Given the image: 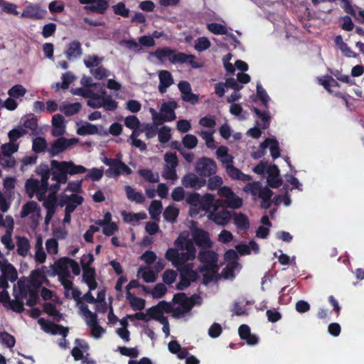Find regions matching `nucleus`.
<instances>
[{
  "label": "nucleus",
  "instance_id": "nucleus-18",
  "mask_svg": "<svg viewBox=\"0 0 364 364\" xmlns=\"http://www.w3.org/2000/svg\"><path fill=\"white\" fill-rule=\"evenodd\" d=\"M68 60H73L80 58L82 54L81 43L78 41L70 42L65 53Z\"/></svg>",
  "mask_w": 364,
  "mask_h": 364
},
{
  "label": "nucleus",
  "instance_id": "nucleus-5",
  "mask_svg": "<svg viewBox=\"0 0 364 364\" xmlns=\"http://www.w3.org/2000/svg\"><path fill=\"white\" fill-rule=\"evenodd\" d=\"M196 171L201 177H209L216 173V163L208 157H202L196 164Z\"/></svg>",
  "mask_w": 364,
  "mask_h": 364
},
{
  "label": "nucleus",
  "instance_id": "nucleus-39",
  "mask_svg": "<svg viewBox=\"0 0 364 364\" xmlns=\"http://www.w3.org/2000/svg\"><path fill=\"white\" fill-rule=\"evenodd\" d=\"M16 8L17 6L13 3H10L4 0H0V9L6 14L18 16V12L16 10Z\"/></svg>",
  "mask_w": 364,
  "mask_h": 364
},
{
  "label": "nucleus",
  "instance_id": "nucleus-22",
  "mask_svg": "<svg viewBox=\"0 0 364 364\" xmlns=\"http://www.w3.org/2000/svg\"><path fill=\"white\" fill-rule=\"evenodd\" d=\"M1 274L11 282H14L18 279V273L16 268L11 263H5L1 267Z\"/></svg>",
  "mask_w": 364,
  "mask_h": 364
},
{
  "label": "nucleus",
  "instance_id": "nucleus-1",
  "mask_svg": "<svg viewBox=\"0 0 364 364\" xmlns=\"http://www.w3.org/2000/svg\"><path fill=\"white\" fill-rule=\"evenodd\" d=\"M51 166L53 171V176L51 180L56 183L50 186V190L55 196L60 187V184H64L68 182V175L73 176L80 173H84L87 171V169L82 166L77 165L72 161H58L57 160H51Z\"/></svg>",
  "mask_w": 364,
  "mask_h": 364
},
{
  "label": "nucleus",
  "instance_id": "nucleus-48",
  "mask_svg": "<svg viewBox=\"0 0 364 364\" xmlns=\"http://www.w3.org/2000/svg\"><path fill=\"white\" fill-rule=\"evenodd\" d=\"M210 42L206 37H200L196 41L195 49L198 52H202L210 47Z\"/></svg>",
  "mask_w": 364,
  "mask_h": 364
},
{
  "label": "nucleus",
  "instance_id": "nucleus-58",
  "mask_svg": "<svg viewBox=\"0 0 364 364\" xmlns=\"http://www.w3.org/2000/svg\"><path fill=\"white\" fill-rule=\"evenodd\" d=\"M16 164V159L13 156H0V165L3 168H14Z\"/></svg>",
  "mask_w": 364,
  "mask_h": 364
},
{
  "label": "nucleus",
  "instance_id": "nucleus-49",
  "mask_svg": "<svg viewBox=\"0 0 364 364\" xmlns=\"http://www.w3.org/2000/svg\"><path fill=\"white\" fill-rule=\"evenodd\" d=\"M182 142L186 148L192 149L197 146L198 139L196 136L189 134L183 136Z\"/></svg>",
  "mask_w": 364,
  "mask_h": 364
},
{
  "label": "nucleus",
  "instance_id": "nucleus-46",
  "mask_svg": "<svg viewBox=\"0 0 364 364\" xmlns=\"http://www.w3.org/2000/svg\"><path fill=\"white\" fill-rule=\"evenodd\" d=\"M26 93V88L21 85H16L8 91L11 97L18 98L23 97Z\"/></svg>",
  "mask_w": 364,
  "mask_h": 364
},
{
  "label": "nucleus",
  "instance_id": "nucleus-7",
  "mask_svg": "<svg viewBox=\"0 0 364 364\" xmlns=\"http://www.w3.org/2000/svg\"><path fill=\"white\" fill-rule=\"evenodd\" d=\"M193 239L201 249H209L213 247V242L209 233L201 228H196L192 233Z\"/></svg>",
  "mask_w": 364,
  "mask_h": 364
},
{
  "label": "nucleus",
  "instance_id": "nucleus-26",
  "mask_svg": "<svg viewBox=\"0 0 364 364\" xmlns=\"http://www.w3.org/2000/svg\"><path fill=\"white\" fill-rule=\"evenodd\" d=\"M234 223L240 230H246L250 228V221L247 215L242 213H235Z\"/></svg>",
  "mask_w": 364,
  "mask_h": 364
},
{
  "label": "nucleus",
  "instance_id": "nucleus-64",
  "mask_svg": "<svg viewBox=\"0 0 364 364\" xmlns=\"http://www.w3.org/2000/svg\"><path fill=\"white\" fill-rule=\"evenodd\" d=\"M124 125L131 129H136L139 128L140 122L136 116L129 115L124 119Z\"/></svg>",
  "mask_w": 364,
  "mask_h": 364
},
{
  "label": "nucleus",
  "instance_id": "nucleus-2",
  "mask_svg": "<svg viewBox=\"0 0 364 364\" xmlns=\"http://www.w3.org/2000/svg\"><path fill=\"white\" fill-rule=\"evenodd\" d=\"M150 55H154L160 61L164 62L167 58L172 63H188L193 68H198L200 65L195 61V56L191 54L176 52L169 48L165 47L157 48L154 52L150 53Z\"/></svg>",
  "mask_w": 364,
  "mask_h": 364
},
{
  "label": "nucleus",
  "instance_id": "nucleus-45",
  "mask_svg": "<svg viewBox=\"0 0 364 364\" xmlns=\"http://www.w3.org/2000/svg\"><path fill=\"white\" fill-rule=\"evenodd\" d=\"M84 201V198L82 196L78 195V194H75V193H73L70 195V201L68 204V205L65 206V208L68 209V208H73L71 210V211H75L76 208L81 205Z\"/></svg>",
  "mask_w": 364,
  "mask_h": 364
},
{
  "label": "nucleus",
  "instance_id": "nucleus-21",
  "mask_svg": "<svg viewBox=\"0 0 364 364\" xmlns=\"http://www.w3.org/2000/svg\"><path fill=\"white\" fill-rule=\"evenodd\" d=\"M126 299L134 311H141L145 307V300L134 296L131 291L126 292Z\"/></svg>",
  "mask_w": 364,
  "mask_h": 364
},
{
  "label": "nucleus",
  "instance_id": "nucleus-27",
  "mask_svg": "<svg viewBox=\"0 0 364 364\" xmlns=\"http://www.w3.org/2000/svg\"><path fill=\"white\" fill-rule=\"evenodd\" d=\"M41 187L40 181L38 179L29 178L25 184L26 191L30 198H32L35 193Z\"/></svg>",
  "mask_w": 364,
  "mask_h": 364
},
{
  "label": "nucleus",
  "instance_id": "nucleus-37",
  "mask_svg": "<svg viewBox=\"0 0 364 364\" xmlns=\"http://www.w3.org/2000/svg\"><path fill=\"white\" fill-rule=\"evenodd\" d=\"M179 214V210L172 205H168L164 211V218L166 220L173 222L176 220Z\"/></svg>",
  "mask_w": 364,
  "mask_h": 364
},
{
  "label": "nucleus",
  "instance_id": "nucleus-29",
  "mask_svg": "<svg viewBox=\"0 0 364 364\" xmlns=\"http://www.w3.org/2000/svg\"><path fill=\"white\" fill-rule=\"evenodd\" d=\"M81 107L82 106L80 102H75L65 105L60 107V109L65 116L70 117L78 113L81 109Z\"/></svg>",
  "mask_w": 364,
  "mask_h": 364
},
{
  "label": "nucleus",
  "instance_id": "nucleus-57",
  "mask_svg": "<svg viewBox=\"0 0 364 364\" xmlns=\"http://www.w3.org/2000/svg\"><path fill=\"white\" fill-rule=\"evenodd\" d=\"M167 289L166 286L162 283H158L154 287L151 294L154 299L162 298L166 293Z\"/></svg>",
  "mask_w": 364,
  "mask_h": 364
},
{
  "label": "nucleus",
  "instance_id": "nucleus-35",
  "mask_svg": "<svg viewBox=\"0 0 364 364\" xmlns=\"http://www.w3.org/2000/svg\"><path fill=\"white\" fill-rule=\"evenodd\" d=\"M252 111L257 114V116L262 121L263 124L262 128L265 129L269 126L271 117L268 111L262 112L257 107H253Z\"/></svg>",
  "mask_w": 364,
  "mask_h": 364
},
{
  "label": "nucleus",
  "instance_id": "nucleus-23",
  "mask_svg": "<svg viewBox=\"0 0 364 364\" xmlns=\"http://www.w3.org/2000/svg\"><path fill=\"white\" fill-rule=\"evenodd\" d=\"M127 198L130 201H134L136 203H142L145 200V197L141 192H136L130 186H126L124 187Z\"/></svg>",
  "mask_w": 364,
  "mask_h": 364
},
{
  "label": "nucleus",
  "instance_id": "nucleus-60",
  "mask_svg": "<svg viewBox=\"0 0 364 364\" xmlns=\"http://www.w3.org/2000/svg\"><path fill=\"white\" fill-rule=\"evenodd\" d=\"M90 73L97 80H102L109 76V71L102 66L97 67L96 69H91Z\"/></svg>",
  "mask_w": 364,
  "mask_h": 364
},
{
  "label": "nucleus",
  "instance_id": "nucleus-28",
  "mask_svg": "<svg viewBox=\"0 0 364 364\" xmlns=\"http://www.w3.org/2000/svg\"><path fill=\"white\" fill-rule=\"evenodd\" d=\"M138 173L149 183H158L159 181V174L157 173H154L151 169L141 168L138 171Z\"/></svg>",
  "mask_w": 364,
  "mask_h": 364
},
{
  "label": "nucleus",
  "instance_id": "nucleus-15",
  "mask_svg": "<svg viewBox=\"0 0 364 364\" xmlns=\"http://www.w3.org/2000/svg\"><path fill=\"white\" fill-rule=\"evenodd\" d=\"M159 91L161 94H164L167 89L173 84V78L171 73L168 70H161L159 73Z\"/></svg>",
  "mask_w": 364,
  "mask_h": 364
},
{
  "label": "nucleus",
  "instance_id": "nucleus-43",
  "mask_svg": "<svg viewBox=\"0 0 364 364\" xmlns=\"http://www.w3.org/2000/svg\"><path fill=\"white\" fill-rule=\"evenodd\" d=\"M213 132L201 131L199 135L205 141L206 146L210 149H215L216 147V142L213 136Z\"/></svg>",
  "mask_w": 364,
  "mask_h": 364
},
{
  "label": "nucleus",
  "instance_id": "nucleus-25",
  "mask_svg": "<svg viewBox=\"0 0 364 364\" xmlns=\"http://www.w3.org/2000/svg\"><path fill=\"white\" fill-rule=\"evenodd\" d=\"M18 292L14 294V296H17L20 298V299L24 300L28 296V292L31 290L33 287L31 285L30 282L28 283L25 281H22L20 279L18 283Z\"/></svg>",
  "mask_w": 364,
  "mask_h": 364
},
{
  "label": "nucleus",
  "instance_id": "nucleus-17",
  "mask_svg": "<svg viewBox=\"0 0 364 364\" xmlns=\"http://www.w3.org/2000/svg\"><path fill=\"white\" fill-rule=\"evenodd\" d=\"M82 281L88 286L90 291L97 288L96 282V272L95 268L82 269Z\"/></svg>",
  "mask_w": 364,
  "mask_h": 364
},
{
  "label": "nucleus",
  "instance_id": "nucleus-61",
  "mask_svg": "<svg viewBox=\"0 0 364 364\" xmlns=\"http://www.w3.org/2000/svg\"><path fill=\"white\" fill-rule=\"evenodd\" d=\"M119 353L122 355L135 358L139 355V350L136 348H127L125 346H119L118 348Z\"/></svg>",
  "mask_w": 364,
  "mask_h": 364
},
{
  "label": "nucleus",
  "instance_id": "nucleus-50",
  "mask_svg": "<svg viewBox=\"0 0 364 364\" xmlns=\"http://www.w3.org/2000/svg\"><path fill=\"white\" fill-rule=\"evenodd\" d=\"M37 203L31 200L24 204L21 209V215L22 217L28 216V215L34 213L37 208Z\"/></svg>",
  "mask_w": 364,
  "mask_h": 364
},
{
  "label": "nucleus",
  "instance_id": "nucleus-53",
  "mask_svg": "<svg viewBox=\"0 0 364 364\" xmlns=\"http://www.w3.org/2000/svg\"><path fill=\"white\" fill-rule=\"evenodd\" d=\"M158 135L159 141L161 143H167L171 137V129L168 127L164 126L159 130Z\"/></svg>",
  "mask_w": 364,
  "mask_h": 364
},
{
  "label": "nucleus",
  "instance_id": "nucleus-51",
  "mask_svg": "<svg viewBox=\"0 0 364 364\" xmlns=\"http://www.w3.org/2000/svg\"><path fill=\"white\" fill-rule=\"evenodd\" d=\"M103 59V58H100L95 55H90L87 57V59L84 60V64L88 68L97 67L102 62Z\"/></svg>",
  "mask_w": 364,
  "mask_h": 364
},
{
  "label": "nucleus",
  "instance_id": "nucleus-36",
  "mask_svg": "<svg viewBox=\"0 0 364 364\" xmlns=\"http://www.w3.org/2000/svg\"><path fill=\"white\" fill-rule=\"evenodd\" d=\"M28 133V131L23 128L22 127H18V128H14L9 131L8 134V136L9 139V141L12 143H15L19 138L26 135Z\"/></svg>",
  "mask_w": 364,
  "mask_h": 364
},
{
  "label": "nucleus",
  "instance_id": "nucleus-4",
  "mask_svg": "<svg viewBox=\"0 0 364 364\" xmlns=\"http://www.w3.org/2000/svg\"><path fill=\"white\" fill-rule=\"evenodd\" d=\"M55 272L57 274H64L65 277H70L68 268L70 267L75 275H79L80 268L78 263L69 257H62L55 262Z\"/></svg>",
  "mask_w": 364,
  "mask_h": 364
},
{
  "label": "nucleus",
  "instance_id": "nucleus-38",
  "mask_svg": "<svg viewBox=\"0 0 364 364\" xmlns=\"http://www.w3.org/2000/svg\"><path fill=\"white\" fill-rule=\"evenodd\" d=\"M223 203H225L228 208L237 209L242 205V199L233 193L232 196H230L227 200H223Z\"/></svg>",
  "mask_w": 364,
  "mask_h": 364
},
{
  "label": "nucleus",
  "instance_id": "nucleus-6",
  "mask_svg": "<svg viewBox=\"0 0 364 364\" xmlns=\"http://www.w3.org/2000/svg\"><path fill=\"white\" fill-rule=\"evenodd\" d=\"M75 142L74 139H66L63 136L59 137L53 141L48 149V153L50 156L53 157L58 156L59 154L65 151L69 146Z\"/></svg>",
  "mask_w": 364,
  "mask_h": 364
},
{
  "label": "nucleus",
  "instance_id": "nucleus-24",
  "mask_svg": "<svg viewBox=\"0 0 364 364\" xmlns=\"http://www.w3.org/2000/svg\"><path fill=\"white\" fill-rule=\"evenodd\" d=\"M17 253L22 257H26L30 250L29 240L26 237H17Z\"/></svg>",
  "mask_w": 364,
  "mask_h": 364
},
{
  "label": "nucleus",
  "instance_id": "nucleus-12",
  "mask_svg": "<svg viewBox=\"0 0 364 364\" xmlns=\"http://www.w3.org/2000/svg\"><path fill=\"white\" fill-rule=\"evenodd\" d=\"M46 269V267L43 266L41 269H34L31 272L29 282L33 288L38 289L43 283L48 284L49 282L45 275Z\"/></svg>",
  "mask_w": 364,
  "mask_h": 364
},
{
  "label": "nucleus",
  "instance_id": "nucleus-11",
  "mask_svg": "<svg viewBox=\"0 0 364 364\" xmlns=\"http://www.w3.org/2000/svg\"><path fill=\"white\" fill-rule=\"evenodd\" d=\"M181 183L185 188L200 189L205 185L206 180L199 178L193 173H189L182 178Z\"/></svg>",
  "mask_w": 364,
  "mask_h": 364
},
{
  "label": "nucleus",
  "instance_id": "nucleus-54",
  "mask_svg": "<svg viewBox=\"0 0 364 364\" xmlns=\"http://www.w3.org/2000/svg\"><path fill=\"white\" fill-rule=\"evenodd\" d=\"M0 339L9 348H13L15 346L16 339L14 336L6 331L0 332Z\"/></svg>",
  "mask_w": 364,
  "mask_h": 364
},
{
  "label": "nucleus",
  "instance_id": "nucleus-40",
  "mask_svg": "<svg viewBox=\"0 0 364 364\" xmlns=\"http://www.w3.org/2000/svg\"><path fill=\"white\" fill-rule=\"evenodd\" d=\"M207 28L209 31L215 35H225L228 34L227 28L223 24L218 23H208Z\"/></svg>",
  "mask_w": 364,
  "mask_h": 364
},
{
  "label": "nucleus",
  "instance_id": "nucleus-52",
  "mask_svg": "<svg viewBox=\"0 0 364 364\" xmlns=\"http://www.w3.org/2000/svg\"><path fill=\"white\" fill-rule=\"evenodd\" d=\"M75 77L70 72L63 74L62 75V83H57V87H60L63 90H66L69 87L70 85L74 81Z\"/></svg>",
  "mask_w": 364,
  "mask_h": 364
},
{
  "label": "nucleus",
  "instance_id": "nucleus-62",
  "mask_svg": "<svg viewBox=\"0 0 364 364\" xmlns=\"http://www.w3.org/2000/svg\"><path fill=\"white\" fill-rule=\"evenodd\" d=\"M223 184V179L220 176H214L208 179V188L209 190L215 191L219 189Z\"/></svg>",
  "mask_w": 364,
  "mask_h": 364
},
{
  "label": "nucleus",
  "instance_id": "nucleus-10",
  "mask_svg": "<svg viewBox=\"0 0 364 364\" xmlns=\"http://www.w3.org/2000/svg\"><path fill=\"white\" fill-rule=\"evenodd\" d=\"M105 173L108 177H117L122 174L130 175L132 171L119 158L116 159L112 167L107 169Z\"/></svg>",
  "mask_w": 364,
  "mask_h": 364
},
{
  "label": "nucleus",
  "instance_id": "nucleus-19",
  "mask_svg": "<svg viewBox=\"0 0 364 364\" xmlns=\"http://www.w3.org/2000/svg\"><path fill=\"white\" fill-rule=\"evenodd\" d=\"M230 216L228 210H223L220 212H211L208 218L215 224L224 226L229 222Z\"/></svg>",
  "mask_w": 364,
  "mask_h": 364
},
{
  "label": "nucleus",
  "instance_id": "nucleus-33",
  "mask_svg": "<svg viewBox=\"0 0 364 364\" xmlns=\"http://www.w3.org/2000/svg\"><path fill=\"white\" fill-rule=\"evenodd\" d=\"M77 133L81 136L95 134L98 133V128L95 124L86 123L77 129Z\"/></svg>",
  "mask_w": 364,
  "mask_h": 364
},
{
  "label": "nucleus",
  "instance_id": "nucleus-8",
  "mask_svg": "<svg viewBox=\"0 0 364 364\" xmlns=\"http://www.w3.org/2000/svg\"><path fill=\"white\" fill-rule=\"evenodd\" d=\"M38 323L46 333H50L52 335L60 334L65 338L68 333V328L59 324H55L50 321H46L43 318L38 319Z\"/></svg>",
  "mask_w": 364,
  "mask_h": 364
},
{
  "label": "nucleus",
  "instance_id": "nucleus-44",
  "mask_svg": "<svg viewBox=\"0 0 364 364\" xmlns=\"http://www.w3.org/2000/svg\"><path fill=\"white\" fill-rule=\"evenodd\" d=\"M257 96L266 109H268L269 97L260 83L257 85Z\"/></svg>",
  "mask_w": 364,
  "mask_h": 364
},
{
  "label": "nucleus",
  "instance_id": "nucleus-34",
  "mask_svg": "<svg viewBox=\"0 0 364 364\" xmlns=\"http://www.w3.org/2000/svg\"><path fill=\"white\" fill-rule=\"evenodd\" d=\"M15 299L10 300L9 303L6 306V309H11L16 313H22L24 311V303L23 299H20L17 296H14Z\"/></svg>",
  "mask_w": 364,
  "mask_h": 364
},
{
  "label": "nucleus",
  "instance_id": "nucleus-59",
  "mask_svg": "<svg viewBox=\"0 0 364 364\" xmlns=\"http://www.w3.org/2000/svg\"><path fill=\"white\" fill-rule=\"evenodd\" d=\"M43 206L46 209V211L55 212L57 208V198L55 196L50 194L48 198L44 200Z\"/></svg>",
  "mask_w": 364,
  "mask_h": 364
},
{
  "label": "nucleus",
  "instance_id": "nucleus-41",
  "mask_svg": "<svg viewBox=\"0 0 364 364\" xmlns=\"http://www.w3.org/2000/svg\"><path fill=\"white\" fill-rule=\"evenodd\" d=\"M114 14L121 16L124 18L129 16L130 10L127 9L124 2H119L112 6Z\"/></svg>",
  "mask_w": 364,
  "mask_h": 364
},
{
  "label": "nucleus",
  "instance_id": "nucleus-47",
  "mask_svg": "<svg viewBox=\"0 0 364 364\" xmlns=\"http://www.w3.org/2000/svg\"><path fill=\"white\" fill-rule=\"evenodd\" d=\"M228 163V164L226 165L227 173L232 179L237 180L238 178H240V173L241 171L239 168L235 167L232 164V158L229 159Z\"/></svg>",
  "mask_w": 364,
  "mask_h": 364
},
{
  "label": "nucleus",
  "instance_id": "nucleus-55",
  "mask_svg": "<svg viewBox=\"0 0 364 364\" xmlns=\"http://www.w3.org/2000/svg\"><path fill=\"white\" fill-rule=\"evenodd\" d=\"M18 149V144L9 142L1 146L2 155L12 156V154L16 152Z\"/></svg>",
  "mask_w": 364,
  "mask_h": 364
},
{
  "label": "nucleus",
  "instance_id": "nucleus-32",
  "mask_svg": "<svg viewBox=\"0 0 364 364\" xmlns=\"http://www.w3.org/2000/svg\"><path fill=\"white\" fill-rule=\"evenodd\" d=\"M47 149V142L43 137H36L33 140L32 150L36 153H42Z\"/></svg>",
  "mask_w": 364,
  "mask_h": 364
},
{
  "label": "nucleus",
  "instance_id": "nucleus-63",
  "mask_svg": "<svg viewBox=\"0 0 364 364\" xmlns=\"http://www.w3.org/2000/svg\"><path fill=\"white\" fill-rule=\"evenodd\" d=\"M176 277L177 273L176 271L173 269H166L162 275L163 282L165 284L170 285L176 281Z\"/></svg>",
  "mask_w": 364,
  "mask_h": 364
},
{
  "label": "nucleus",
  "instance_id": "nucleus-31",
  "mask_svg": "<svg viewBox=\"0 0 364 364\" xmlns=\"http://www.w3.org/2000/svg\"><path fill=\"white\" fill-rule=\"evenodd\" d=\"M162 210V203L160 200H153L149 208V213L154 220H158Z\"/></svg>",
  "mask_w": 364,
  "mask_h": 364
},
{
  "label": "nucleus",
  "instance_id": "nucleus-3",
  "mask_svg": "<svg viewBox=\"0 0 364 364\" xmlns=\"http://www.w3.org/2000/svg\"><path fill=\"white\" fill-rule=\"evenodd\" d=\"M198 259L202 264L198 268L200 272L218 274L219 266L217 252L208 249H200L198 254Z\"/></svg>",
  "mask_w": 364,
  "mask_h": 364
},
{
  "label": "nucleus",
  "instance_id": "nucleus-30",
  "mask_svg": "<svg viewBox=\"0 0 364 364\" xmlns=\"http://www.w3.org/2000/svg\"><path fill=\"white\" fill-rule=\"evenodd\" d=\"M180 273L183 274L184 277L191 282H196L198 279V273L193 269L191 264H186L180 269Z\"/></svg>",
  "mask_w": 364,
  "mask_h": 364
},
{
  "label": "nucleus",
  "instance_id": "nucleus-20",
  "mask_svg": "<svg viewBox=\"0 0 364 364\" xmlns=\"http://www.w3.org/2000/svg\"><path fill=\"white\" fill-rule=\"evenodd\" d=\"M110 0H94L91 5L85 6V9L87 11H90L93 13L104 14L109 7V2Z\"/></svg>",
  "mask_w": 364,
  "mask_h": 364
},
{
  "label": "nucleus",
  "instance_id": "nucleus-9",
  "mask_svg": "<svg viewBox=\"0 0 364 364\" xmlns=\"http://www.w3.org/2000/svg\"><path fill=\"white\" fill-rule=\"evenodd\" d=\"M47 14L45 9H41L38 4H29L23 9L21 17L33 20L43 19Z\"/></svg>",
  "mask_w": 364,
  "mask_h": 364
},
{
  "label": "nucleus",
  "instance_id": "nucleus-13",
  "mask_svg": "<svg viewBox=\"0 0 364 364\" xmlns=\"http://www.w3.org/2000/svg\"><path fill=\"white\" fill-rule=\"evenodd\" d=\"M177 107L178 104L175 100H169L161 105L160 111L168 122H172L176 118L175 109Z\"/></svg>",
  "mask_w": 364,
  "mask_h": 364
},
{
  "label": "nucleus",
  "instance_id": "nucleus-14",
  "mask_svg": "<svg viewBox=\"0 0 364 364\" xmlns=\"http://www.w3.org/2000/svg\"><path fill=\"white\" fill-rule=\"evenodd\" d=\"M174 243L178 249L186 250L191 257L196 258V249L192 240L187 237H178Z\"/></svg>",
  "mask_w": 364,
  "mask_h": 364
},
{
  "label": "nucleus",
  "instance_id": "nucleus-16",
  "mask_svg": "<svg viewBox=\"0 0 364 364\" xmlns=\"http://www.w3.org/2000/svg\"><path fill=\"white\" fill-rule=\"evenodd\" d=\"M222 205V200H217L214 203V196L210 193H205L204 196H201L200 206L202 210L208 212L213 205L215 206V210Z\"/></svg>",
  "mask_w": 364,
  "mask_h": 364
},
{
  "label": "nucleus",
  "instance_id": "nucleus-42",
  "mask_svg": "<svg viewBox=\"0 0 364 364\" xmlns=\"http://www.w3.org/2000/svg\"><path fill=\"white\" fill-rule=\"evenodd\" d=\"M240 266L238 262H228L225 268L223 269L222 276L225 279L235 277L234 271Z\"/></svg>",
  "mask_w": 364,
  "mask_h": 364
},
{
  "label": "nucleus",
  "instance_id": "nucleus-56",
  "mask_svg": "<svg viewBox=\"0 0 364 364\" xmlns=\"http://www.w3.org/2000/svg\"><path fill=\"white\" fill-rule=\"evenodd\" d=\"M117 106V102L113 100L110 95L104 96L102 107L106 111H114Z\"/></svg>",
  "mask_w": 364,
  "mask_h": 364
}]
</instances>
